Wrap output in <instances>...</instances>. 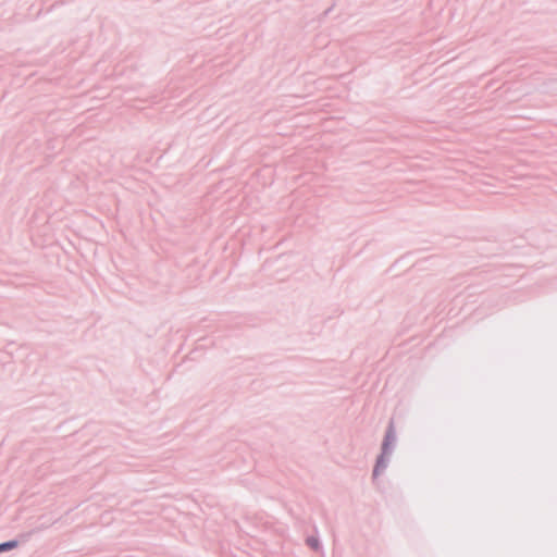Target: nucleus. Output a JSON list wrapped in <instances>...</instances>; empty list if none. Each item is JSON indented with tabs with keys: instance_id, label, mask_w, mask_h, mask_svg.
<instances>
[{
	"instance_id": "1",
	"label": "nucleus",
	"mask_w": 557,
	"mask_h": 557,
	"mask_svg": "<svg viewBox=\"0 0 557 557\" xmlns=\"http://www.w3.org/2000/svg\"><path fill=\"white\" fill-rule=\"evenodd\" d=\"M15 546H16V542H14V541L3 543L0 545V552L14 548Z\"/></svg>"
},
{
	"instance_id": "2",
	"label": "nucleus",
	"mask_w": 557,
	"mask_h": 557,
	"mask_svg": "<svg viewBox=\"0 0 557 557\" xmlns=\"http://www.w3.org/2000/svg\"><path fill=\"white\" fill-rule=\"evenodd\" d=\"M308 544L313 548L318 547V541L315 539H309Z\"/></svg>"
}]
</instances>
